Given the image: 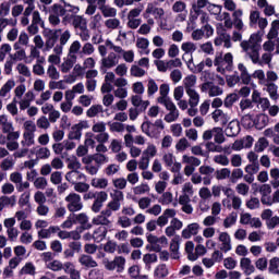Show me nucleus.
Listing matches in <instances>:
<instances>
[{
  "instance_id": "9",
  "label": "nucleus",
  "mask_w": 279,
  "mask_h": 279,
  "mask_svg": "<svg viewBox=\"0 0 279 279\" xmlns=\"http://www.w3.org/2000/svg\"><path fill=\"white\" fill-rule=\"evenodd\" d=\"M182 162L185 165L183 169L184 175H186V178H191V175L195 174V167H199V165H202V159L195 156L183 155Z\"/></svg>"
},
{
  "instance_id": "41",
  "label": "nucleus",
  "mask_w": 279,
  "mask_h": 279,
  "mask_svg": "<svg viewBox=\"0 0 279 279\" xmlns=\"http://www.w3.org/2000/svg\"><path fill=\"white\" fill-rule=\"evenodd\" d=\"M186 66L192 73H202V71L206 69L204 61L195 65V63H193V56H191L190 60L186 62Z\"/></svg>"
},
{
  "instance_id": "13",
  "label": "nucleus",
  "mask_w": 279,
  "mask_h": 279,
  "mask_svg": "<svg viewBox=\"0 0 279 279\" xmlns=\"http://www.w3.org/2000/svg\"><path fill=\"white\" fill-rule=\"evenodd\" d=\"M9 180L15 184V189L19 193H23V191L29 189V182H23V174L21 172H12Z\"/></svg>"
},
{
  "instance_id": "62",
  "label": "nucleus",
  "mask_w": 279,
  "mask_h": 279,
  "mask_svg": "<svg viewBox=\"0 0 279 279\" xmlns=\"http://www.w3.org/2000/svg\"><path fill=\"white\" fill-rule=\"evenodd\" d=\"M158 93V83L154 78H148L147 83V95L148 97H154Z\"/></svg>"
},
{
  "instance_id": "53",
  "label": "nucleus",
  "mask_w": 279,
  "mask_h": 279,
  "mask_svg": "<svg viewBox=\"0 0 279 279\" xmlns=\"http://www.w3.org/2000/svg\"><path fill=\"white\" fill-rule=\"evenodd\" d=\"M181 50L184 52L185 56H187L189 53L193 56V53L197 51V45H195V43L193 41H185L181 45Z\"/></svg>"
},
{
  "instance_id": "64",
  "label": "nucleus",
  "mask_w": 279,
  "mask_h": 279,
  "mask_svg": "<svg viewBox=\"0 0 279 279\" xmlns=\"http://www.w3.org/2000/svg\"><path fill=\"white\" fill-rule=\"evenodd\" d=\"M151 189L149 187V184L142 183L135 187H133L134 195H145V193H149Z\"/></svg>"
},
{
  "instance_id": "55",
  "label": "nucleus",
  "mask_w": 279,
  "mask_h": 279,
  "mask_svg": "<svg viewBox=\"0 0 279 279\" xmlns=\"http://www.w3.org/2000/svg\"><path fill=\"white\" fill-rule=\"evenodd\" d=\"M17 21L14 19L0 17V33L3 34L5 27H16Z\"/></svg>"
},
{
  "instance_id": "1",
  "label": "nucleus",
  "mask_w": 279,
  "mask_h": 279,
  "mask_svg": "<svg viewBox=\"0 0 279 279\" xmlns=\"http://www.w3.org/2000/svg\"><path fill=\"white\" fill-rule=\"evenodd\" d=\"M24 132L22 134L21 145L22 149L16 150L13 156L14 158H25L29 154V147L36 145V123L32 120H27L23 124Z\"/></svg>"
},
{
  "instance_id": "15",
  "label": "nucleus",
  "mask_w": 279,
  "mask_h": 279,
  "mask_svg": "<svg viewBox=\"0 0 279 279\" xmlns=\"http://www.w3.org/2000/svg\"><path fill=\"white\" fill-rule=\"evenodd\" d=\"M108 202V192L96 191V197L92 205L93 213H99L104 208V203Z\"/></svg>"
},
{
  "instance_id": "34",
  "label": "nucleus",
  "mask_w": 279,
  "mask_h": 279,
  "mask_svg": "<svg viewBox=\"0 0 279 279\" xmlns=\"http://www.w3.org/2000/svg\"><path fill=\"white\" fill-rule=\"evenodd\" d=\"M34 60H36V62H45V57H40V48L31 46L28 60H26L25 62L26 64H32Z\"/></svg>"
},
{
  "instance_id": "51",
  "label": "nucleus",
  "mask_w": 279,
  "mask_h": 279,
  "mask_svg": "<svg viewBox=\"0 0 279 279\" xmlns=\"http://www.w3.org/2000/svg\"><path fill=\"white\" fill-rule=\"evenodd\" d=\"M263 86H266V92L268 93L270 99L276 101V99H278V85L266 82V84H264Z\"/></svg>"
},
{
  "instance_id": "47",
  "label": "nucleus",
  "mask_w": 279,
  "mask_h": 279,
  "mask_svg": "<svg viewBox=\"0 0 279 279\" xmlns=\"http://www.w3.org/2000/svg\"><path fill=\"white\" fill-rule=\"evenodd\" d=\"M108 234V229L106 227H98L96 230H94L93 239L96 241V243H100V241H104L106 239V235Z\"/></svg>"
},
{
  "instance_id": "33",
  "label": "nucleus",
  "mask_w": 279,
  "mask_h": 279,
  "mask_svg": "<svg viewBox=\"0 0 279 279\" xmlns=\"http://www.w3.org/2000/svg\"><path fill=\"white\" fill-rule=\"evenodd\" d=\"M36 12V7H26L22 12V16L20 17V25L22 27H27L29 25V16Z\"/></svg>"
},
{
  "instance_id": "25",
  "label": "nucleus",
  "mask_w": 279,
  "mask_h": 279,
  "mask_svg": "<svg viewBox=\"0 0 279 279\" xmlns=\"http://www.w3.org/2000/svg\"><path fill=\"white\" fill-rule=\"evenodd\" d=\"M59 231H60L59 226H50L48 228L46 227V229H41L37 231V236L39 239H51V235L58 234Z\"/></svg>"
},
{
  "instance_id": "37",
  "label": "nucleus",
  "mask_w": 279,
  "mask_h": 279,
  "mask_svg": "<svg viewBox=\"0 0 279 279\" xmlns=\"http://www.w3.org/2000/svg\"><path fill=\"white\" fill-rule=\"evenodd\" d=\"M78 263L83 267H87V269L95 268L98 265L97 262L93 259V256L86 254L80 256Z\"/></svg>"
},
{
  "instance_id": "57",
  "label": "nucleus",
  "mask_w": 279,
  "mask_h": 279,
  "mask_svg": "<svg viewBox=\"0 0 279 279\" xmlns=\"http://www.w3.org/2000/svg\"><path fill=\"white\" fill-rule=\"evenodd\" d=\"M101 21H104V17L100 13L93 15L89 22L90 29H99L101 27Z\"/></svg>"
},
{
  "instance_id": "28",
  "label": "nucleus",
  "mask_w": 279,
  "mask_h": 279,
  "mask_svg": "<svg viewBox=\"0 0 279 279\" xmlns=\"http://www.w3.org/2000/svg\"><path fill=\"white\" fill-rule=\"evenodd\" d=\"M31 154H35L36 158L38 160H47L48 158L51 157V150L47 147H35L31 149Z\"/></svg>"
},
{
  "instance_id": "40",
  "label": "nucleus",
  "mask_w": 279,
  "mask_h": 279,
  "mask_svg": "<svg viewBox=\"0 0 279 279\" xmlns=\"http://www.w3.org/2000/svg\"><path fill=\"white\" fill-rule=\"evenodd\" d=\"M168 276L169 268H167V265L165 264H159L154 270V278L156 279L167 278Z\"/></svg>"
},
{
  "instance_id": "42",
  "label": "nucleus",
  "mask_w": 279,
  "mask_h": 279,
  "mask_svg": "<svg viewBox=\"0 0 279 279\" xmlns=\"http://www.w3.org/2000/svg\"><path fill=\"white\" fill-rule=\"evenodd\" d=\"M94 189H99L101 191L108 189L109 181L106 178H94L90 181Z\"/></svg>"
},
{
  "instance_id": "38",
  "label": "nucleus",
  "mask_w": 279,
  "mask_h": 279,
  "mask_svg": "<svg viewBox=\"0 0 279 279\" xmlns=\"http://www.w3.org/2000/svg\"><path fill=\"white\" fill-rule=\"evenodd\" d=\"M76 221L81 225L78 229L81 230H90L93 228V223L88 221V216L86 214H78L76 216Z\"/></svg>"
},
{
  "instance_id": "35",
  "label": "nucleus",
  "mask_w": 279,
  "mask_h": 279,
  "mask_svg": "<svg viewBox=\"0 0 279 279\" xmlns=\"http://www.w3.org/2000/svg\"><path fill=\"white\" fill-rule=\"evenodd\" d=\"M254 125L256 130H263L269 125V116L265 113L257 114L254 119Z\"/></svg>"
},
{
  "instance_id": "63",
  "label": "nucleus",
  "mask_w": 279,
  "mask_h": 279,
  "mask_svg": "<svg viewBox=\"0 0 279 279\" xmlns=\"http://www.w3.org/2000/svg\"><path fill=\"white\" fill-rule=\"evenodd\" d=\"M268 271H269V274L277 276V274L279 271V258L278 257H272L269 260Z\"/></svg>"
},
{
  "instance_id": "56",
  "label": "nucleus",
  "mask_w": 279,
  "mask_h": 279,
  "mask_svg": "<svg viewBox=\"0 0 279 279\" xmlns=\"http://www.w3.org/2000/svg\"><path fill=\"white\" fill-rule=\"evenodd\" d=\"M46 75L49 80H60V71H58V68L53 64L48 65Z\"/></svg>"
},
{
  "instance_id": "14",
  "label": "nucleus",
  "mask_w": 279,
  "mask_h": 279,
  "mask_svg": "<svg viewBox=\"0 0 279 279\" xmlns=\"http://www.w3.org/2000/svg\"><path fill=\"white\" fill-rule=\"evenodd\" d=\"M120 57L117 52H110L107 57L102 58L100 61V69H114L119 64Z\"/></svg>"
},
{
  "instance_id": "10",
  "label": "nucleus",
  "mask_w": 279,
  "mask_h": 279,
  "mask_svg": "<svg viewBox=\"0 0 279 279\" xmlns=\"http://www.w3.org/2000/svg\"><path fill=\"white\" fill-rule=\"evenodd\" d=\"M66 208L70 213H80L84 208V203H82V196L75 192L70 193L65 197Z\"/></svg>"
},
{
  "instance_id": "30",
  "label": "nucleus",
  "mask_w": 279,
  "mask_h": 279,
  "mask_svg": "<svg viewBox=\"0 0 279 279\" xmlns=\"http://www.w3.org/2000/svg\"><path fill=\"white\" fill-rule=\"evenodd\" d=\"M171 258L178 260L180 258V235H175L170 242Z\"/></svg>"
},
{
  "instance_id": "50",
  "label": "nucleus",
  "mask_w": 279,
  "mask_h": 279,
  "mask_svg": "<svg viewBox=\"0 0 279 279\" xmlns=\"http://www.w3.org/2000/svg\"><path fill=\"white\" fill-rule=\"evenodd\" d=\"M279 36V20H275L271 23L270 29L267 34L268 40H274V38H278Z\"/></svg>"
},
{
  "instance_id": "21",
  "label": "nucleus",
  "mask_w": 279,
  "mask_h": 279,
  "mask_svg": "<svg viewBox=\"0 0 279 279\" xmlns=\"http://www.w3.org/2000/svg\"><path fill=\"white\" fill-rule=\"evenodd\" d=\"M175 215H178L175 209H171V208L166 209L162 213V215L157 218V226H159V228H165V226L169 223V219H173Z\"/></svg>"
},
{
  "instance_id": "59",
  "label": "nucleus",
  "mask_w": 279,
  "mask_h": 279,
  "mask_svg": "<svg viewBox=\"0 0 279 279\" xmlns=\"http://www.w3.org/2000/svg\"><path fill=\"white\" fill-rule=\"evenodd\" d=\"M236 101H239V94L232 93L225 98L223 106L225 108H232Z\"/></svg>"
},
{
  "instance_id": "5",
  "label": "nucleus",
  "mask_w": 279,
  "mask_h": 279,
  "mask_svg": "<svg viewBox=\"0 0 279 279\" xmlns=\"http://www.w3.org/2000/svg\"><path fill=\"white\" fill-rule=\"evenodd\" d=\"M143 134L148 136V138H160L162 131L165 130V122L162 119H157L155 122L149 120L145 121L141 125Z\"/></svg>"
},
{
  "instance_id": "23",
  "label": "nucleus",
  "mask_w": 279,
  "mask_h": 279,
  "mask_svg": "<svg viewBox=\"0 0 279 279\" xmlns=\"http://www.w3.org/2000/svg\"><path fill=\"white\" fill-rule=\"evenodd\" d=\"M240 268L242 269L245 276H252V274L256 271L254 264H252V259L248 257H242L240 259Z\"/></svg>"
},
{
  "instance_id": "8",
  "label": "nucleus",
  "mask_w": 279,
  "mask_h": 279,
  "mask_svg": "<svg viewBox=\"0 0 279 279\" xmlns=\"http://www.w3.org/2000/svg\"><path fill=\"white\" fill-rule=\"evenodd\" d=\"M125 263L126 259L123 256H116L113 260H110L108 258H105L102 260V265L107 271H117V274H122V271H125Z\"/></svg>"
},
{
  "instance_id": "3",
  "label": "nucleus",
  "mask_w": 279,
  "mask_h": 279,
  "mask_svg": "<svg viewBox=\"0 0 279 279\" xmlns=\"http://www.w3.org/2000/svg\"><path fill=\"white\" fill-rule=\"evenodd\" d=\"M263 32L253 33L247 40H242L240 47L245 51L250 60H256L263 49Z\"/></svg>"
},
{
  "instance_id": "43",
  "label": "nucleus",
  "mask_w": 279,
  "mask_h": 279,
  "mask_svg": "<svg viewBox=\"0 0 279 279\" xmlns=\"http://www.w3.org/2000/svg\"><path fill=\"white\" fill-rule=\"evenodd\" d=\"M0 128H2L3 134L8 132H12V130H14V125L12 124V121H9L8 116L5 114L0 116Z\"/></svg>"
},
{
  "instance_id": "39",
  "label": "nucleus",
  "mask_w": 279,
  "mask_h": 279,
  "mask_svg": "<svg viewBox=\"0 0 279 279\" xmlns=\"http://www.w3.org/2000/svg\"><path fill=\"white\" fill-rule=\"evenodd\" d=\"M195 84H197V76L190 74L183 80V86L185 93L189 90H195Z\"/></svg>"
},
{
  "instance_id": "18",
  "label": "nucleus",
  "mask_w": 279,
  "mask_h": 279,
  "mask_svg": "<svg viewBox=\"0 0 279 279\" xmlns=\"http://www.w3.org/2000/svg\"><path fill=\"white\" fill-rule=\"evenodd\" d=\"M218 241L221 243L220 251L225 252V254L232 250V238H230V234L228 232H220Z\"/></svg>"
},
{
  "instance_id": "11",
  "label": "nucleus",
  "mask_w": 279,
  "mask_h": 279,
  "mask_svg": "<svg viewBox=\"0 0 279 279\" xmlns=\"http://www.w3.org/2000/svg\"><path fill=\"white\" fill-rule=\"evenodd\" d=\"M106 47L114 51V53L122 56L124 62H128L129 64L134 62V50H124L121 46L114 45L110 39L106 40Z\"/></svg>"
},
{
  "instance_id": "24",
  "label": "nucleus",
  "mask_w": 279,
  "mask_h": 279,
  "mask_svg": "<svg viewBox=\"0 0 279 279\" xmlns=\"http://www.w3.org/2000/svg\"><path fill=\"white\" fill-rule=\"evenodd\" d=\"M211 118L215 123H219L220 125H227V123L230 121V116H228V113L223 112L221 109H216L211 113Z\"/></svg>"
},
{
  "instance_id": "58",
  "label": "nucleus",
  "mask_w": 279,
  "mask_h": 279,
  "mask_svg": "<svg viewBox=\"0 0 279 279\" xmlns=\"http://www.w3.org/2000/svg\"><path fill=\"white\" fill-rule=\"evenodd\" d=\"M195 244L191 241L185 243V252L189 260H197V254L194 253Z\"/></svg>"
},
{
  "instance_id": "26",
  "label": "nucleus",
  "mask_w": 279,
  "mask_h": 279,
  "mask_svg": "<svg viewBox=\"0 0 279 279\" xmlns=\"http://www.w3.org/2000/svg\"><path fill=\"white\" fill-rule=\"evenodd\" d=\"M272 58H274V56L271 54V52L263 53L262 58H260V52H257V58L252 59L251 61L254 64H258V66H265V64H271Z\"/></svg>"
},
{
  "instance_id": "61",
  "label": "nucleus",
  "mask_w": 279,
  "mask_h": 279,
  "mask_svg": "<svg viewBox=\"0 0 279 279\" xmlns=\"http://www.w3.org/2000/svg\"><path fill=\"white\" fill-rule=\"evenodd\" d=\"M49 13H52L56 16H64V14H66V9L62 7V4L54 3L50 7Z\"/></svg>"
},
{
  "instance_id": "49",
  "label": "nucleus",
  "mask_w": 279,
  "mask_h": 279,
  "mask_svg": "<svg viewBox=\"0 0 279 279\" xmlns=\"http://www.w3.org/2000/svg\"><path fill=\"white\" fill-rule=\"evenodd\" d=\"M102 16H105V19H114V16H117V9L110 5H102L99 8Z\"/></svg>"
},
{
  "instance_id": "19",
  "label": "nucleus",
  "mask_w": 279,
  "mask_h": 279,
  "mask_svg": "<svg viewBox=\"0 0 279 279\" xmlns=\"http://www.w3.org/2000/svg\"><path fill=\"white\" fill-rule=\"evenodd\" d=\"M111 214L104 209L98 216L92 219V223L94 226H110L112 221H110Z\"/></svg>"
},
{
  "instance_id": "44",
  "label": "nucleus",
  "mask_w": 279,
  "mask_h": 279,
  "mask_svg": "<svg viewBox=\"0 0 279 279\" xmlns=\"http://www.w3.org/2000/svg\"><path fill=\"white\" fill-rule=\"evenodd\" d=\"M189 97V106H199V93L196 92V89H190L189 92H185Z\"/></svg>"
},
{
  "instance_id": "54",
  "label": "nucleus",
  "mask_w": 279,
  "mask_h": 279,
  "mask_svg": "<svg viewBox=\"0 0 279 279\" xmlns=\"http://www.w3.org/2000/svg\"><path fill=\"white\" fill-rule=\"evenodd\" d=\"M269 175L271 178L270 184L272 189H279V168H271Z\"/></svg>"
},
{
  "instance_id": "7",
  "label": "nucleus",
  "mask_w": 279,
  "mask_h": 279,
  "mask_svg": "<svg viewBox=\"0 0 279 279\" xmlns=\"http://www.w3.org/2000/svg\"><path fill=\"white\" fill-rule=\"evenodd\" d=\"M111 201L108 202L105 210L112 216V213H119L121 210V203L125 199L123 192L119 190H113L110 193Z\"/></svg>"
},
{
  "instance_id": "2",
  "label": "nucleus",
  "mask_w": 279,
  "mask_h": 279,
  "mask_svg": "<svg viewBox=\"0 0 279 279\" xmlns=\"http://www.w3.org/2000/svg\"><path fill=\"white\" fill-rule=\"evenodd\" d=\"M205 66H208V69L216 66L217 73H220V75H226L228 71H232V68L234 66V56L232 52H227L223 54V52H216L214 61L210 58H206L204 61Z\"/></svg>"
},
{
  "instance_id": "32",
  "label": "nucleus",
  "mask_w": 279,
  "mask_h": 279,
  "mask_svg": "<svg viewBox=\"0 0 279 279\" xmlns=\"http://www.w3.org/2000/svg\"><path fill=\"white\" fill-rule=\"evenodd\" d=\"M136 47L140 49L141 56H149V39L145 37H138L136 39Z\"/></svg>"
},
{
  "instance_id": "20",
  "label": "nucleus",
  "mask_w": 279,
  "mask_h": 279,
  "mask_svg": "<svg viewBox=\"0 0 279 279\" xmlns=\"http://www.w3.org/2000/svg\"><path fill=\"white\" fill-rule=\"evenodd\" d=\"M166 110H168V113L165 116L163 121H166V123H173L175 122L178 119H180V110H178V107L175 106L174 102H172L171 105H169Z\"/></svg>"
},
{
  "instance_id": "60",
  "label": "nucleus",
  "mask_w": 279,
  "mask_h": 279,
  "mask_svg": "<svg viewBox=\"0 0 279 279\" xmlns=\"http://www.w3.org/2000/svg\"><path fill=\"white\" fill-rule=\"evenodd\" d=\"M36 128L39 130H49L51 128V122L45 116H41L36 121Z\"/></svg>"
},
{
  "instance_id": "31",
  "label": "nucleus",
  "mask_w": 279,
  "mask_h": 279,
  "mask_svg": "<svg viewBox=\"0 0 279 279\" xmlns=\"http://www.w3.org/2000/svg\"><path fill=\"white\" fill-rule=\"evenodd\" d=\"M239 132H241V125L236 120L229 122L228 126L225 130L226 136H229V137L238 136Z\"/></svg>"
},
{
  "instance_id": "16",
  "label": "nucleus",
  "mask_w": 279,
  "mask_h": 279,
  "mask_svg": "<svg viewBox=\"0 0 279 279\" xmlns=\"http://www.w3.org/2000/svg\"><path fill=\"white\" fill-rule=\"evenodd\" d=\"M144 19H149V16H155V19H160L165 16V9L154 5V3H148L146 10L143 13Z\"/></svg>"
},
{
  "instance_id": "36",
  "label": "nucleus",
  "mask_w": 279,
  "mask_h": 279,
  "mask_svg": "<svg viewBox=\"0 0 279 279\" xmlns=\"http://www.w3.org/2000/svg\"><path fill=\"white\" fill-rule=\"evenodd\" d=\"M72 27H74L75 32H80L81 29L88 27V21L84 15H76L72 22Z\"/></svg>"
},
{
  "instance_id": "12",
  "label": "nucleus",
  "mask_w": 279,
  "mask_h": 279,
  "mask_svg": "<svg viewBox=\"0 0 279 279\" xmlns=\"http://www.w3.org/2000/svg\"><path fill=\"white\" fill-rule=\"evenodd\" d=\"M202 93H207L208 97H221L223 95V87L207 81L199 86Z\"/></svg>"
},
{
  "instance_id": "29",
  "label": "nucleus",
  "mask_w": 279,
  "mask_h": 279,
  "mask_svg": "<svg viewBox=\"0 0 279 279\" xmlns=\"http://www.w3.org/2000/svg\"><path fill=\"white\" fill-rule=\"evenodd\" d=\"M199 232V223L193 222L187 225L185 229L182 230V238L183 239H191L195 236Z\"/></svg>"
},
{
  "instance_id": "52",
  "label": "nucleus",
  "mask_w": 279,
  "mask_h": 279,
  "mask_svg": "<svg viewBox=\"0 0 279 279\" xmlns=\"http://www.w3.org/2000/svg\"><path fill=\"white\" fill-rule=\"evenodd\" d=\"M105 27L111 32L114 29H121V20L117 17H111L105 21Z\"/></svg>"
},
{
  "instance_id": "48",
  "label": "nucleus",
  "mask_w": 279,
  "mask_h": 279,
  "mask_svg": "<svg viewBox=\"0 0 279 279\" xmlns=\"http://www.w3.org/2000/svg\"><path fill=\"white\" fill-rule=\"evenodd\" d=\"M269 147V141L265 137H259L258 141L255 143L254 150L257 154H263Z\"/></svg>"
},
{
  "instance_id": "17",
  "label": "nucleus",
  "mask_w": 279,
  "mask_h": 279,
  "mask_svg": "<svg viewBox=\"0 0 279 279\" xmlns=\"http://www.w3.org/2000/svg\"><path fill=\"white\" fill-rule=\"evenodd\" d=\"M65 180L70 184H77V182H86V174L80 170H70L65 173Z\"/></svg>"
},
{
  "instance_id": "46",
  "label": "nucleus",
  "mask_w": 279,
  "mask_h": 279,
  "mask_svg": "<svg viewBox=\"0 0 279 279\" xmlns=\"http://www.w3.org/2000/svg\"><path fill=\"white\" fill-rule=\"evenodd\" d=\"M214 132V141L217 143V145H222V143H226V135H223V129L219 126L213 128Z\"/></svg>"
},
{
  "instance_id": "4",
  "label": "nucleus",
  "mask_w": 279,
  "mask_h": 279,
  "mask_svg": "<svg viewBox=\"0 0 279 279\" xmlns=\"http://www.w3.org/2000/svg\"><path fill=\"white\" fill-rule=\"evenodd\" d=\"M27 90V87L25 84L17 85L14 89V101H17L20 106V110H27L29 106H32V101L36 99V95H34V92ZM26 92V93H25Z\"/></svg>"
},
{
  "instance_id": "6",
  "label": "nucleus",
  "mask_w": 279,
  "mask_h": 279,
  "mask_svg": "<svg viewBox=\"0 0 279 279\" xmlns=\"http://www.w3.org/2000/svg\"><path fill=\"white\" fill-rule=\"evenodd\" d=\"M82 49V43L74 40L69 48L68 57L61 64V73H69L73 69L75 62H77V53Z\"/></svg>"
},
{
  "instance_id": "22",
  "label": "nucleus",
  "mask_w": 279,
  "mask_h": 279,
  "mask_svg": "<svg viewBox=\"0 0 279 279\" xmlns=\"http://www.w3.org/2000/svg\"><path fill=\"white\" fill-rule=\"evenodd\" d=\"M14 86H16L14 78L8 80L0 88V99H10V93Z\"/></svg>"
},
{
  "instance_id": "45",
  "label": "nucleus",
  "mask_w": 279,
  "mask_h": 279,
  "mask_svg": "<svg viewBox=\"0 0 279 279\" xmlns=\"http://www.w3.org/2000/svg\"><path fill=\"white\" fill-rule=\"evenodd\" d=\"M238 219L239 214H236L235 211L230 213L222 222L223 228H232V226L236 225Z\"/></svg>"
},
{
  "instance_id": "27",
  "label": "nucleus",
  "mask_w": 279,
  "mask_h": 279,
  "mask_svg": "<svg viewBox=\"0 0 279 279\" xmlns=\"http://www.w3.org/2000/svg\"><path fill=\"white\" fill-rule=\"evenodd\" d=\"M257 8H259V10H263L266 16H274V14H276V7L269 4L267 0H257Z\"/></svg>"
}]
</instances>
